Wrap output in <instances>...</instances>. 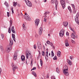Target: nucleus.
Masks as SVG:
<instances>
[{"mask_svg":"<svg viewBox=\"0 0 79 79\" xmlns=\"http://www.w3.org/2000/svg\"><path fill=\"white\" fill-rule=\"evenodd\" d=\"M7 16L8 17H9V15H10V13L9 12H7Z\"/></svg>","mask_w":79,"mask_h":79,"instance_id":"obj_45","label":"nucleus"},{"mask_svg":"<svg viewBox=\"0 0 79 79\" xmlns=\"http://www.w3.org/2000/svg\"><path fill=\"white\" fill-rule=\"evenodd\" d=\"M50 34H53V31H50Z\"/></svg>","mask_w":79,"mask_h":79,"instance_id":"obj_58","label":"nucleus"},{"mask_svg":"<svg viewBox=\"0 0 79 79\" xmlns=\"http://www.w3.org/2000/svg\"><path fill=\"white\" fill-rule=\"evenodd\" d=\"M40 63L41 66H42V64H43V62H42V60L40 59Z\"/></svg>","mask_w":79,"mask_h":79,"instance_id":"obj_32","label":"nucleus"},{"mask_svg":"<svg viewBox=\"0 0 79 79\" xmlns=\"http://www.w3.org/2000/svg\"><path fill=\"white\" fill-rule=\"evenodd\" d=\"M48 51H47L45 53V58L46 59L47 58H48Z\"/></svg>","mask_w":79,"mask_h":79,"instance_id":"obj_15","label":"nucleus"},{"mask_svg":"<svg viewBox=\"0 0 79 79\" xmlns=\"http://www.w3.org/2000/svg\"><path fill=\"white\" fill-rule=\"evenodd\" d=\"M66 35L67 36H69V33H68V32H66Z\"/></svg>","mask_w":79,"mask_h":79,"instance_id":"obj_47","label":"nucleus"},{"mask_svg":"<svg viewBox=\"0 0 79 79\" xmlns=\"http://www.w3.org/2000/svg\"><path fill=\"white\" fill-rule=\"evenodd\" d=\"M72 42L73 44H75V41H74L73 40H72Z\"/></svg>","mask_w":79,"mask_h":79,"instance_id":"obj_48","label":"nucleus"},{"mask_svg":"<svg viewBox=\"0 0 79 79\" xmlns=\"http://www.w3.org/2000/svg\"><path fill=\"white\" fill-rule=\"evenodd\" d=\"M10 27L11 26H12V24H13V21L11 20H10Z\"/></svg>","mask_w":79,"mask_h":79,"instance_id":"obj_28","label":"nucleus"},{"mask_svg":"<svg viewBox=\"0 0 79 79\" xmlns=\"http://www.w3.org/2000/svg\"><path fill=\"white\" fill-rule=\"evenodd\" d=\"M44 22H47V19H46V18H44Z\"/></svg>","mask_w":79,"mask_h":79,"instance_id":"obj_46","label":"nucleus"},{"mask_svg":"<svg viewBox=\"0 0 79 79\" xmlns=\"http://www.w3.org/2000/svg\"><path fill=\"white\" fill-rule=\"evenodd\" d=\"M25 15H24V17L25 19H26L27 21H29L31 20V18L29 17V15H27L26 13H25Z\"/></svg>","mask_w":79,"mask_h":79,"instance_id":"obj_5","label":"nucleus"},{"mask_svg":"<svg viewBox=\"0 0 79 79\" xmlns=\"http://www.w3.org/2000/svg\"><path fill=\"white\" fill-rule=\"evenodd\" d=\"M8 32L9 34L11 33V27H10L8 29Z\"/></svg>","mask_w":79,"mask_h":79,"instance_id":"obj_29","label":"nucleus"},{"mask_svg":"<svg viewBox=\"0 0 79 79\" xmlns=\"http://www.w3.org/2000/svg\"><path fill=\"white\" fill-rule=\"evenodd\" d=\"M57 54L59 57H60V54H61V52L60 51H58L57 53Z\"/></svg>","mask_w":79,"mask_h":79,"instance_id":"obj_22","label":"nucleus"},{"mask_svg":"<svg viewBox=\"0 0 79 79\" xmlns=\"http://www.w3.org/2000/svg\"><path fill=\"white\" fill-rule=\"evenodd\" d=\"M50 45H51V46L52 47V46H53V43H50Z\"/></svg>","mask_w":79,"mask_h":79,"instance_id":"obj_55","label":"nucleus"},{"mask_svg":"<svg viewBox=\"0 0 79 79\" xmlns=\"http://www.w3.org/2000/svg\"><path fill=\"white\" fill-rule=\"evenodd\" d=\"M34 48L35 49H36V48H37V46L36 45H35L34 46Z\"/></svg>","mask_w":79,"mask_h":79,"instance_id":"obj_44","label":"nucleus"},{"mask_svg":"<svg viewBox=\"0 0 79 79\" xmlns=\"http://www.w3.org/2000/svg\"><path fill=\"white\" fill-rule=\"evenodd\" d=\"M1 49L3 53H5V51L3 50V47L2 46H1Z\"/></svg>","mask_w":79,"mask_h":79,"instance_id":"obj_17","label":"nucleus"},{"mask_svg":"<svg viewBox=\"0 0 79 79\" xmlns=\"http://www.w3.org/2000/svg\"><path fill=\"white\" fill-rule=\"evenodd\" d=\"M13 10V7L12 6L11 7V10Z\"/></svg>","mask_w":79,"mask_h":79,"instance_id":"obj_59","label":"nucleus"},{"mask_svg":"<svg viewBox=\"0 0 79 79\" xmlns=\"http://www.w3.org/2000/svg\"><path fill=\"white\" fill-rule=\"evenodd\" d=\"M72 6L73 9H74L75 8V6H74V4H71Z\"/></svg>","mask_w":79,"mask_h":79,"instance_id":"obj_40","label":"nucleus"},{"mask_svg":"<svg viewBox=\"0 0 79 79\" xmlns=\"http://www.w3.org/2000/svg\"><path fill=\"white\" fill-rule=\"evenodd\" d=\"M25 2H26V3L28 6L31 7L32 6V4H31V2L29 1L28 0H25Z\"/></svg>","mask_w":79,"mask_h":79,"instance_id":"obj_8","label":"nucleus"},{"mask_svg":"<svg viewBox=\"0 0 79 79\" xmlns=\"http://www.w3.org/2000/svg\"><path fill=\"white\" fill-rule=\"evenodd\" d=\"M2 72V69L0 68V75H1V73Z\"/></svg>","mask_w":79,"mask_h":79,"instance_id":"obj_52","label":"nucleus"},{"mask_svg":"<svg viewBox=\"0 0 79 79\" xmlns=\"http://www.w3.org/2000/svg\"><path fill=\"white\" fill-rule=\"evenodd\" d=\"M26 58L27 59H28L29 56H30V58H32V55H31V52L30 51H27L25 52Z\"/></svg>","mask_w":79,"mask_h":79,"instance_id":"obj_3","label":"nucleus"},{"mask_svg":"<svg viewBox=\"0 0 79 79\" xmlns=\"http://www.w3.org/2000/svg\"><path fill=\"white\" fill-rule=\"evenodd\" d=\"M76 11H77L76 10V9L75 8L73 9V14H75V13H76Z\"/></svg>","mask_w":79,"mask_h":79,"instance_id":"obj_27","label":"nucleus"},{"mask_svg":"<svg viewBox=\"0 0 79 79\" xmlns=\"http://www.w3.org/2000/svg\"><path fill=\"white\" fill-rule=\"evenodd\" d=\"M51 55L52 56H54V53H53V51H51Z\"/></svg>","mask_w":79,"mask_h":79,"instance_id":"obj_33","label":"nucleus"},{"mask_svg":"<svg viewBox=\"0 0 79 79\" xmlns=\"http://www.w3.org/2000/svg\"><path fill=\"white\" fill-rule=\"evenodd\" d=\"M18 6H21V5H20V4H19L18 5Z\"/></svg>","mask_w":79,"mask_h":79,"instance_id":"obj_62","label":"nucleus"},{"mask_svg":"<svg viewBox=\"0 0 79 79\" xmlns=\"http://www.w3.org/2000/svg\"><path fill=\"white\" fill-rule=\"evenodd\" d=\"M12 38L15 42H16V40H15V35L12 34Z\"/></svg>","mask_w":79,"mask_h":79,"instance_id":"obj_19","label":"nucleus"},{"mask_svg":"<svg viewBox=\"0 0 79 79\" xmlns=\"http://www.w3.org/2000/svg\"><path fill=\"white\" fill-rule=\"evenodd\" d=\"M21 59L22 61H25V56L24 55H22L21 56Z\"/></svg>","mask_w":79,"mask_h":79,"instance_id":"obj_13","label":"nucleus"},{"mask_svg":"<svg viewBox=\"0 0 79 79\" xmlns=\"http://www.w3.org/2000/svg\"><path fill=\"white\" fill-rule=\"evenodd\" d=\"M17 5H18V3L17 2H14L13 3V6H16Z\"/></svg>","mask_w":79,"mask_h":79,"instance_id":"obj_23","label":"nucleus"},{"mask_svg":"<svg viewBox=\"0 0 79 79\" xmlns=\"http://www.w3.org/2000/svg\"><path fill=\"white\" fill-rule=\"evenodd\" d=\"M46 43L47 44H50V41H49L48 40L47 41Z\"/></svg>","mask_w":79,"mask_h":79,"instance_id":"obj_42","label":"nucleus"},{"mask_svg":"<svg viewBox=\"0 0 79 79\" xmlns=\"http://www.w3.org/2000/svg\"><path fill=\"white\" fill-rule=\"evenodd\" d=\"M68 0H60V3L62 5L63 9H64V8L66 6V4L65 2H67Z\"/></svg>","mask_w":79,"mask_h":79,"instance_id":"obj_4","label":"nucleus"},{"mask_svg":"<svg viewBox=\"0 0 79 79\" xmlns=\"http://www.w3.org/2000/svg\"><path fill=\"white\" fill-rule=\"evenodd\" d=\"M31 66H32V61H31Z\"/></svg>","mask_w":79,"mask_h":79,"instance_id":"obj_53","label":"nucleus"},{"mask_svg":"<svg viewBox=\"0 0 79 79\" xmlns=\"http://www.w3.org/2000/svg\"><path fill=\"white\" fill-rule=\"evenodd\" d=\"M43 2H44V3H45L46 2H47V0H44Z\"/></svg>","mask_w":79,"mask_h":79,"instance_id":"obj_57","label":"nucleus"},{"mask_svg":"<svg viewBox=\"0 0 79 79\" xmlns=\"http://www.w3.org/2000/svg\"><path fill=\"white\" fill-rule=\"evenodd\" d=\"M11 31H12V32L14 34L15 33V30H13Z\"/></svg>","mask_w":79,"mask_h":79,"instance_id":"obj_49","label":"nucleus"},{"mask_svg":"<svg viewBox=\"0 0 79 79\" xmlns=\"http://www.w3.org/2000/svg\"><path fill=\"white\" fill-rule=\"evenodd\" d=\"M58 2L57 0H56L55 2V6H56V9L57 10V5H58Z\"/></svg>","mask_w":79,"mask_h":79,"instance_id":"obj_14","label":"nucleus"},{"mask_svg":"<svg viewBox=\"0 0 79 79\" xmlns=\"http://www.w3.org/2000/svg\"><path fill=\"white\" fill-rule=\"evenodd\" d=\"M37 37H38V35H37V34H36L35 35V37L37 38Z\"/></svg>","mask_w":79,"mask_h":79,"instance_id":"obj_54","label":"nucleus"},{"mask_svg":"<svg viewBox=\"0 0 79 79\" xmlns=\"http://www.w3.org/2000/svg\"><path fill=\"white\" fill-rule=\"evenodd\" d=\"M23 29L24 31H25V30H26V27L25 26L24 24H23Z\"/></svg>","mask_w":79,"mask_h":79,"instance_id":"obj_25","label":"nucleus"},{"mask_svg":"<svg viewBox=\"0 0 79 79\" xmlns=\"http://www.w3.org/2000/svg\"><path fill=\"white\" fill-rule=\"evenodd\" d=\"M32 74L34 75L35 77H37V74H36V73H35V72L33 71L32 72Z\"/></svg>","mask_w":79,"mask_h":79,"instance_id":"obj_21","label":"nucleus"},{"mask_svg":"<svg viewBox=\"0 0 79 79\" xmlns=\"http://www.w3.org/2000/svg\"><path fill=\"white\" fill-rule=\"evenodd\" d=\"M32 69L33 70H35V69H36V67H34Z\"/></svg>","mask_w":79,"mask_h":79,"instance_id":"obj_51","label":"nucleus"},{"mask_svg":"<svg viewBox=\"0 0 79 79\" xmlns=\"http://www.w3.org/2000/svg\"><path fill=\"white\" fill-rule=\"evenodd\" d=\"M49 77V76L48 75H47V78H48Z\"/></svg>","mask_w":79,"mask_h":79,"instance_id":"obj_60","label":"nucleus"},{"mask_svg":"<svg viewBox=\"0 0 79 79\" xmlns=\"http://www.w3.org/2000/svg\"><path fill=\"white\" fill-rule=\"evenodd\" d=\"M12 70L14 71V73H15V71L16 69H18V67L16 66V65L13 63L12 64Z\"/></svg>","mask_w":79,"mask_h":79,"instance_id":"obj_7","label":"nucleus"},{"mask_svg":"<svg viewBox=\"0 0 79 79\" xmlns=\"http://www.w3.org/2000/svg\"><path fill=\"white\" fill-rule=\"evenodd\" d=\"M44 18H47V15H45L44 16Z\"/></svg>","mask_w":79,"mask_h":79,"instance_id":"obj_64","label":"nucleus"},{"mask_svg":"<svg viewBox=\"0 0 79 79\" xmlns=\"http://www.w3.org/2000/svg\"><path fill=\"white\" fill-rule=\"evenodd\" d=\"M51 79H56V78H55V77L54 76H52L51 77Z\"/></svg>","mask_w":79,"mask_h":79,"instance_id":"obj_34","label":"nucleus"},{"mask_svg":"<svg viewBox=\"0 0 79 79\" xmlns=\"http://www.w3.org/2000/svg\"><path fill=\"white\" fill-rule=\"evenodd\" d=\"M42 30L43 28L42 27H40L39 30V35H41L42 34Z\"/></svg>","mask_w":79,"mask_h":79,"instance_id":"obj_11","label":"nucleus"},{"mask_svg":"<svg viewBox=\"0 0 79 79\" xmlns=\"http://www.w3.org/2000/svg\"><path fill=\"white\" fill-rule=\"evenodd\" d=\"M63 73L65 76H68L69 73H68V67L65 66L64 67Z\"/></svg>","mask_w":79,"mask_h":79,"instance_id":"obj_2","label":"nucleus"},{"mask_svg":"<svg viewBox=\"0 0 79 79\" xmlns=\"http://www.w3.org/2000/svg\"><path fill=\"white\" fill-rule=\"evenodd\" d=\"M10 45L8 46L5 48V51L6 53H9L11 51V48H12V47L11 46L13 45V41L12 40H10Z\"/></svg>","mask_w":79,"mask_h":79,"instance_id":"obj_1","label":"nucleus"},{"mask_svg":"<svg viewBox=\"0 0 79 79\" xmlns=\"http://www.w3.org/2000/svg\"><path fill=\"white\" fill-rule=\"evenodd\" d=\"M69 45V43H65V46L66 47H68Z\"/></svg>","mask_w":79,"mask_h":79,"instance_id":"obj_35","label":"nucleus"},{"mask_svg":"<svg viewBox=\"0 0 79 79\" xmlns=\"http://www.w3.org/2000/svg\"><path fill=\"white\" fill-rule=\"evenodd\" d=\"M12 11V14H13L14 13V11L13 10V9L12 10H11Z\"/></svg>","mask_w":79,"mask_h":79,"instance_id":"obj_56","label":"nucleus"},{"mask_svg":"<svg viewBox=\"0 0 79 79\" xmlns=\"http://www.w3.org/2000/svg\"><path fill=\"white\" fill-rule=\"evenodd\" d=\"M63 23H64V26H66V27L68 25V23L67 21L64 22Z\"/></svg>","mask_w":79,"mask_h":79,"instance_id":"obj_16","label":"nucleus"},{"mask_svg":"<svg viewBox=\"0 0 79 79\" xmlns=\"http://www.w3.org/2000/svg\"><path fill=\"white\" fill-rule=\"evenodd\" d=\"M70 29L71 31H73V32H75V33L76 32L74 31V30L73 29H72V28L71 27H70Z\"/></svg>","mask_w":79,"mask_h":79,"instance_id":"obj_41","label":"nucleus"},{"mask_svg":"<svg viewBox=\"0 0 79 79\" xmlns=\"http://www.w3.org/2000/svg\"><path fill=\"white\" fill-rule=\"evenodd\" d=\"M48 13V11H47L44 14V15H47Z\"/></svg>","mask_w":79,"mask_h":79,"instance_id":"obj_38","label":"nucleus"},{"mask_svg":"<svg viewBox=\"0 0 79 79\" xmlns=\"http://www.w3.org/2000/svg\"><path fill=\"white\" fill-rule=\"evenodd\" d=\"M69 57H70V58L71 59V60H73L74 59V58H73V57L70 56Z\"/></svg>","mask_w":79,"mask_h":79,"instance_id":"obj_43","label":"nucleus"},{"mask_svg":"<svg viewBox=\"0 0 79 79\" xmlns=\"http://www.w3.org/2000/svg\"><path fill=\"white\" fill-rule=\"evenodd\" d=\"M17 55L18 54L17 53V52H15V53L14 56V60H17Z\"/></svg>","mask_w":79,"mask_h":79,"instance_id":"obj_12","label":"nucleus"},{"mask_svg":"<svg viewBox=\"0 0 79 79\" xmlns=\"http://www.w3.org/2000/svg\"><path fill=\"white\" fill-rule=\"evenodd\" d=\"M55 0H52L51 1V3H55Z\"/></svg>","mask_w":79,"mask_h":79,"instance_id":"obj_36","label":"nucleus"},{"mask_svg":"<svg viewBox=\"0 0 79 79\" xmlns=\"http://www.w3.org/2000/svg\"><path fill=\"white\" fill-rule=\"evenodd\" d=\"M52 48H53V49H55V46H52Z\"/></svg>","mask_w":79,"mask_h":79,"instance_id":"obj_63","label":"nucleus"},{"mask_svg":"<svg viewBox=\"0 0 79 79\" xmlns=\"http://www.w3.org/2000/svg\"><path fill=\"white\" fill-rule=\"evenodd\" d=\"M68 9L69 10L70 12H72V10H71V7H70V6H68Z\"/></svg>","mask_w":79,"mask_h":79,"instance_id":"obj_30","label":"nucleus"},{"mask_svg":"<svg viewBox=\"0 0 79 79\" xmlns=\"http://www.w3.org/2000/svg\"><path fill=\"white\" fill-rule=\"evenodd\" d=\"M68 64H69V65H71L72 64V62H71V61L69 60L68 61Z\"/></svg>","mask_w":79,"mask_h":79,"instance_id":"obj_24","label":"nucleus"},{"mask_svg":"<svg viewBox=\"0 0 79 79\" xmlns=\"http://www.w3.org/2000/svg\"><path fill=\"white\" fill-rule=\"evenodd\" d=\"M40 23V20L38 19H37L35 21V26H38V25H39V23Z\"/></svg>","mask_w":79,"mask_h":79,"instance_id":"obj_10","label":"nucleus"},{"mask_svg":"<svg viewBox=\"0 0 79 79\" xmlns=\"http://www.w3.org/2000/svg\"><path fill=\"white\" fill-rule=\"evenodd\" d=\"M56 12H54V13H53V14H54V15H56Z\"/></svg>","mask_w":79,"mask_h":79,"instance_id":"obj_61","label":"nucleus"},{"mask_svg":"<svg viewBox=\"0 0 79 79\" xmlns=\"http://www.w3.org/2000/svg\"><path fill=\"white\" fill-rule=\"evenodd\" d=\"M37 47L39 49H42V46L41 45V43H40L38 42L37 44Z\"/></svg>","mask_w":79,"mask_h":79,"instance_id":"obj_9","label":"nucleus"},{"mask_svg":"<svg viewBox=\"0 0 79 79\" xmlns=\"http://www.w3.org/2000/svg\"><path fill=\"white\" fill-rule=\"evenodd\" d=\"M64 30H63V29H62L61 30V31H60L59 33L60 36V37H62L63 35H64Z\"/></svg>","mask_w":79,"mask_h":79,"instance_id":"obj_6","label":"nucleus"},{"mask_svg":"<svg viewBox=\"0 0 79 79\" xmlns=\"http://www.w3.org/2000/svg\"><path fill=\"white\" fill-rule=\"evenodd\" d=\"M4 4L6 6V7H9V4L8 3V2H6V1L4 3Z\"/></svg>","mask_w":79,"mask_h":79,"instance_id":"obj_18","label":"nucleus"},{"mask_svg":"<svg viewBox=\"0 0 79 79\" xmlns=\"http://www.w3.org/2000/svg\"><path fill=\"white\" fill-rule=\"evenodd\" d=\"M1 36L2 39H3V38H4V35L3 34H1Z\"/></svg>","mask_w":79,"mask_h":79,"instance_id":"obj_39","label":"nucleus"},{"mask_svg":"<svg viewBox=\"0 0 79 79\" xmlns=\"http://www.w3.org/2000/svg\"><path fill=\"white\" fill-rule=\"evenodd\" d=\"M71 37L73 39H75L76 38V36L73 33H72V34L71 35Z\"/></svg>","mask_w":79,"mask_h":79,"instance_id":"obj_20","label":"nucleus"},{"mask_svg":"<svg viewBox=\"0 0 79 79\" xmlns=\"http://www.w3.org/2000/svg\"><path fill=\"white\" fill-rule=\"evenodd\" d=\"M56 72L57 73H60V70L58 69V68H56Z\"/></svg>","mask_w":79,"mask_h":79,"instance_id":"obj_26","label":"nucleus"},{"mask_svg":"<svg viewBox=\"0 0 79 79\" xmlns=\"http://www.w3.org/2000/svg\"><path fill=\"white\" fill-rule=\"evenodd\" d=\"M42 54L43 56H44L45 55V52L44 51H42Z\"/></svg>","mask_w":79,"mask_h":79,"instance_id":"obj_37","label":"nucleus"},{"mask_svg":"<svg viewBox=\"0 0 79 79\" xmlns=\"http://www.w3.org/2000/svg\"><path fill=\"white\" fill-rule=\"evenodd\" d=\"M11 31H13V30H14V26H13L11 28Z\"/></svg>","mask_w":79,"mask_h":79,"instance_id":"obj_50","label":"nucleus"},{"mask_svg":"<svg viewBox=\"0 0 79 79\" xmlns=\"http://www.w3.org/2000/svg\"><path fill=\"white\" fill-rule=\"evenodd\" d=\"M53 59L54 60H57V57H56V56H55Z\"/></svg>","mask_w":79,"mask_h":79,"instance_id":"obj_31","label":"nucleus"}]
</instances>
